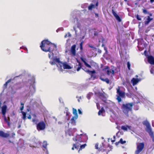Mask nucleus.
Masks as SVG:
<instances>
[{
    "instance_id": "1",
    "label": "nucleus",
    "mask_w": 154,
    "mask_h": 154,
    "mask_svg": "<svg viewBox=\"0 0 154 154\" xmlns=\"http://www.w3.org/2000/svg\"><path fill=\"white\" fill-rule=\"evenodd\" d=\"M40 47L43 51L45 52H49L48 55L50 59H51L54 56L53 51L57 48L54 44L51 43L48 40H43L41 42Z\"/></svg>"
},
{
    "instance_id": "2",
    "label": "nucleus",
    "mask_w": 154,
    "mask_h": 154,
    "mask_svg": "<svg viewBox=\"0 0 154 154\" xmlns=\"http://www.w3.org/2000/svg\"><path fill=\"white\" fill-rule=\"evenodd\" d=\"M133 103H132L123 104L121 106L123 112L127 116H128V112L132 111Z\"/></svg>"
},
{
    "instance_id": "3",
    "label": "nucleus",
    "mask_w": 154,
    "mask_h": 154,
    "mask_svg": "<svg viewBox=\"0 0 154 154\" xmlns=\"http://www.w3.org/2000/svg\"><path fill=\"white\" fill-rule=\"evenodd\" d=\"M38 121V119H33L32 122H35V124L36 125V129L38 131H43L45 130L46 128V124L43 121H41L37 123Z\"/></svg>"
},
{
    "instance_id": "4",
    "label": "nucleus",
    "mask_w": 154,
    "mask_h": 154,
    "mask_svg": "<svg viewBox=\"0 0 154 154\" xmlns=\"http://www.w3.org/2000/svg\"><path fill=\"white\" fill-rule=\"evenodd\" d=\"M144 144L143 142L140 143L137 145L136 150L135 151V154H139L144 149Z\"/></svg>"
},
{
    "instance_id": "5",
    "label": "nucleus",
    "mask_w": 154,
    "mask_h": 154,
    "mask_svg": "<svg viewBox=\"0 0 154 154\" xmlns=\"http://www.w3.org/2000/svg\"><path fill=\"white\" fill-rule=\"evenodd\" d=\"M108 75H109L110 74L112 75V76L114 74V71L113 69H110L108 66H105L104 69Z\"/></svg>"
},
{
    "instance_id": "6",
    "label": "nucleus",
    "mask_w": 154,
    "mask_h": 154,
    "mask_svg": "<svg viewBox=\"0 0 154 154\" xmlns=\"http://www.w3.org/2000/svg\"><path fill=\"white\" fill-rule=\"evenodd\" d=\"M146 129V131L148 132L149 134V135L151 136V137L153 139H154V135L153 134V132L152 131V130L150 126V125H149L147 126Z\"/></svg>"
},
{
    "instance_id": "7",
    "label": "nucleus",
    "mask_w": 154,
    "mask_h": 154,
    "mask_svg": "<svg viewBox=\"0 0 154 154\" xmlns=\"http://www.w3.org/2000/svg\"><path fill=\"white\" fill-rule=\"evenodd\" d=\"M82 134H81L79 135H77L75 137H74L73 138V140L74 141H78L79 142H82V140L81 136L82 135Z\"/></svg>"
},
{
    "instance_id": "8",
    "label": "nucleus",
    "mask_w": 154,
    "mask_h": 154,
    "mask_svg": "<svg viewBox=\"0 0 154 154\" xmlns=\"http://www.w3.org/2000/svg\"><path fill=\"white\" fill-rule=\"evenodd\" d=\"M54 60L56 61V62L58 63V64H56L57 66L60 69H62V66H63V63H62L60 61V58H58L55 59Z\"/></svg>"
},
{
    "instance_id": "9",
    "label": "nucleus",
    "mask_w": 154,
    "mask_h": 154,
    "mask_svg": "<svg viewBox=\"0 0 154 154\" xmlns=\"http://www.w3.org/2000/svg\"><path fill=\"white\" fill-rule=\"evenodd\" d=\"M76 61L79 64L78 65L76 64L74 66V69H76L77 71H79L81 68H82V65L81 63L79 60L77 59Z\"/></svg>"
},
{
    "instance_id": "10",
    "label": "nucleus",
    "mask_w": 154,
    "mask_h": 154,
    "mask_svg": "<svg viewBox=\"0 0 154 154\" xmlns=\"http://www.w3.org/2000/svg\"><path fill=\"white\" fill-rule=\"evenodd\" d=\"M148 62L151 65H154V57L150 55L147 57Z\"/></svg>"
},
{
    "instance_id": "11",
    "label": "nucleus",
    "mask_w": 154,
    "mask_h": 154,
    "mask_svg": "<svg viewBox=\"0 0 154 154\" xmlns=\"http://www.w3.org/2000/svg\"><path fill=\"white\" fill-rule=\"evenodd\" d=\"M112 12L113 16L115 17L116 19L119 22H120L121 21V18L115 12L113 9L112 10Z\"/></svg>"
},
{
    "instance_id": "12",
    "label": "nucleus",
    "mask_w": 154,
    "mask_h": 154,
    "mask_svg": "<svg viewBox=\"0 0 154 154\" xmlns=\"http://www.w3.org/2000/svg\"><path fill=\"white\" fill-rule=\"evenodd\" d=\"M10 134H8L5 133L2 131L0 130V136L4 138H7L9 137Z\"/></svg>"
},
{
    "instance_id": "13",
    "label": "nucleus",
    "mask_w": 154,
    "mask_h": 154,
    "mask_svg": "<svg viewBox=\"0 0 154 154\" xmlns=\"http://www.w3.org/2000/svg\"><path fill=\"white\" fill-rule=\"evenodd\" d=\"M75 48H76V45H72L71 48V53L73 56H75V55L76 54V50H75Z\"/></svg>"
},
{
    "instance_id": "14",
    "label": "nucleus",
    "mask_w": 154,
    "mask_h": 154,
    "mask_svg": "<svg viewBox=\"0 0 154 154\" xmlns=\"http://www.w3.org/2000/svg\"><path fill=\"white\" fill-rule=\"evenodd\" d=\"M7 106L5 105H3L2 108V113L3 116H5V115L6 112V110L7 109Z\"/></svg>"
},
{
    "instance_id": "15",
    "label": "nucleus",
    "mask_w": 154,
    "mask_h": 154,
    "mask_svg": "<svg viewBox=\"0 0 154 154\" xmlns=\"http://www.w3.org/2000/svg\"><path fill=\"white\" fill-rule=\"evenodd\" d=\"M117 93L119 95V96L122 97H124L125 96V93L120 90V88L117 89Z\"/></svg>"
},
{
    "instance_id": "16",
    "label": "nucleus",
    "mask_w": 154,
    "mask_h": 154,
    "mask_svg": "<svg viewBox=\"0 0 154 154\" xmlns=\"http://www.w3.org/2000/svg\"><path fill=\"white\" fill-rule=\"evenodd\" d=\"M80 59L84 63L86 67L89 68H91V66L86 62V59L85 58H84L82 57H80Z\"/></svg>"
},
{
    "instance_id": "17",
    "label": "nucleus",
    "mask_w": 154,
    "mask_h": 154,
    "mask_svg": "<svg viewBox=\"0 0 154 154\" xmlns=\"http://www.w3.org/2000/svg\"><path fill=\"white\" fill-rule=\"evenodd\" d=\"M139 81V80L137 78H133L131 82L133 86L136 85Z\"/></svg>"
},
{
    "instance_id": "18",
    "label": "nucleus",
    "mask_w": 154,
    "mask_h": 154,
    "mask_svg": "<svg viewBox=\"0 0 154 154\" xmlns=\"http://www.w3.org/2000/svg\"><path fill=\"white\" fill-rule=\"evenodd\" d=\"M63 67L64 69H70L72 68L66 62L63 63Z\"/></svg>"
},
{
    "instance_id": "19",
    "label": "nucleus",
    "mask_w": 154,
    "mask_h": 154,
    "mask_svg": "<svg viewBox=\"0 0 154 154\" xmlns=\"http://www.w3.org/2000/svg\"><path fill=\"white\" fill-rule=\"evenodd\" d=\"M131 126L127 125L126 126H122L121 127V129L123 130L124 131H127L128 129H130Z\"/></svg>"
},
{
    "instance_id": "20",
    "label": "nucleus",
    "mask_w": 154,
    "mask_h": 154,
    "mask_svg": "<svg viewBox=\"0 0 154 154\" xmlns=\"http://www.w3.org/2000/svg\"><path fill=\"white\" fill-rule=\"evenodd\" d=\"M75 116H73L71 119V122L73 125H75L76 124L75 120L77 119H76Z\"/></svg>"
},
{
    "instance_id": "21",
    "label": "nucleus",
    "mask_w": 154,
    "mask_h": 154,
    "mask_svg": "<svg viewBox=\"0 0 154 154\" xmlns=\"http://www.w3.org/2000/svg\"><path fill=\"white\" fill-rule=\"evenodd\" d=\"M153 19L152 18H150L149 16H148L147 17V19L144 22V23L145 24L147 25L150 22V21L152 20Z\"/></svg>"
},
{
    "instance_id": "22",
    "label": "nucleus",
    "mask_w": 154,
    "mask_h": 154,
    "mask_svg": "<svg viewBox=\"0 0 154 154\" xmlns=\"http://www.w3.org/2000/svg\"><path fill=\"white\" fill-rule=\"evenodd\" d=\"M100 79L103 81L105 82L107 84H109L110 83V81L108 78H104L101 77H100Z\"/></svg>"
},
{
    "instance_id": "23",
    "label": "nucleus",
    "mask_w": 154,
    "mask_h": 154,
    "mask_svg": "<svg viewBox=\"0 0 154 154\" xmlns=\"http://www.w3.org/2000/svg\"><path fill=\"white\" fill-rule=\"evenodd\" d=\"M85 72L88 73L89 74H93L95 73V71L94 70L93 71H90L89 70H85L84 69L82 68Z\"/></svg>"
},
{
    "instance_id": "24",
    "label": "nucleus",
    "mask_w": 154,
    "mask_h": 154,
    "mask_svg": "<svg viewBox=\"0 0 154 154\" xmlns=\"http://www.w3.org/2000/svg\"><path fill=\"white\" fill-rule=\"evenodd\" d=\"M73 113L75 115L74 116H75L76 119H77L78 117V116L77 113V111L76 109L75 108H73Z\"/></svg>"
},
{
    "instance_id": "25",
    "label": "nucleus",
    "mask_w": 154,
    "mask_h": 154,
    "mask_svg": "<svg viewBox=\"0 0 154 154\" xmlns=\"http://www.w3.org/2000/svg\"><path fill=\"white\" fill-rule=\"evenodd\" d=\"M98 146L99 143H96L95 146V149H98L99 151H101L102 150V147L99 148Z\"/></svg>"
},
{
    "instance_id": "26",
    "label": "nucleus",
    "mask_w": 154,
    "mask_h": 154,
    "mask_svg": "<svg viewBox=\"0 0 154 154\" xmlns=\"http://www.w3.org/2000/svg\"><path fill=\"white\" fill-rule=\"evenodd\" d=\"M3 117L4 118V119L5 121L8 124V125L9 126L10 125V122L8 120L5 115L3 116Z\"/></svg>"
},
{
    "instance_id": "27",
    "label": "nucleus",
    "mask_w": 154,
    "mask_h": 154,
    "mask_svg": "<svg viewBox=\"0 0 154 154\" xmlns=\"http://www.w3.org/2000/svg\"><path fill=\"white\" fill-rule=\"evenodd\" d=\"M58 58H54L53 59V61H50L49 62L52 65H54L56 64L55 63L56 61L54 60L55 59Z\"/></svg>"
},
{
    "instance_id": "28",
    "label": "nucleus",
    "mask_w": 154,
    "mask_h": 154,
    "mask_svg": "<svg viewBox=\"0 0 154 154\" xmlns=\"http://www.w3.org/2000/svg\"><path fill=\"white\" fill-rule=\"evenodd\" d=\"M86 146L87 145L86 143L81 145L80 146V148L79 150H78V152H79L81 150L84 149Z\"/></svg>"
},
{
    "instance_id": "29",
    "label": "nucleus",
    "mask_w": 154,
    "mask_h": 154,
    "mask_svg": "<svg viewBox=\"0 0 154 154\" xmlns=\"http://www.w3.org/2000/svg\"><path fill=\"white\" fill-rule=\"evenodd\" d=\"M94 8V5L91 4L88 7V9L89 10H91L93 8Z\"/></svg>"
},
{
    "instance_id": "30",
    "label": "nucleus",
    "mask_w": 154,
    "mask_h": 154,
    "mask_svg": "<svg viewBox=\"0 0 154 154\" xmlns=\"http://www.w3.org/2000/svg\"><path fill=\"white\" fill-rule=\"evenodd\" d=\"M22 113L23 115V119L25 120L26 118V113L25 112L22 111Z\"/></svg>"
},
{
    "instance_id": "31",
    "label": "nucleus",
    "mask_w": 154,
    "mask_h": 154,
    "mask_svg": "<svg viewBox=\"0 0 154 154\" xmlns=\"http://www.w3.org/2000/svg\"><path fill=\"white\" fill-rule=\"evenodd\" d=\"M135 17L136 18V19L138 20H142L141 17L138 14L135 15Z\"/></svg>"
},
{
    "instance_id": "32",
    "label": "nucleus",
    "mask_w": 154,
    "mask_h": 154,
    "mask_svg": "<svg viewBox=\"0 0 154 154\" xmlns=\"http://www.w3.org/2000/svg\"><path fill=\"white\" fill-rule=\"evenodd\" d=\"M104 109L102 108L100 110L99 112H98V114L99 116H100L101 115V114L104 111Z\"/></svg>"
},
{
    "instance_id": "33",
    "label": "nucleus",
    "mask_w": 154,
    "mask_h": 154,
    "mask_svg": "<svg viewBox=\"0 0 154 154\" xmlns=\"http://www.w3.org/2000/svg\"><path fill=\"white\" fill-rule=\"evenodd\" d=\"M47 143L46 141H44L43 143V147L45 148H46L47 146Z\"/></svg>"
},
{
    "instance_id": "34",
    "label": "nucleus",
    "mask_w": 154,
    "mask_h": 154,
    "mask_svg": "<svg viewBox=\"0 0 154 154\" xmlns=\"http://www.w3.org/2000/svg\"><path fill=\"white\" fill-rule=\"evenodd\" d=\"M119 142L121 144H124L126 143V141H123L122 138H121L119 140Z\"/></svg>"
},
{
    "instance_id": "35",
    "label": "nucleus",
    "mask_w": 154,
    "mask_h": 154,
    "mask_svg": "<svg viewBox=\"0 0 154 154\" xmlns=\"http://www.w3.org/2000/svg\"><path fill=\"white\" fill-rule=\"evenodd\" d=\"M143 124L144 125H146V127H147V126H148V125H150L149 123L147 121H145L143 123Z\"/></svg>"
},
{
    "instance_id": "36",
    "label": "nucleus",
    "mask_w": 154,
    "mask_h": 154,
    "mask_svg": "<svg viewBox=\"0 0 154 154\" xmlns=\"http://www.w3.org/2000/svg\"><path fill=\"white\" fill-rule=\"evenodd\" d=\"M83 43V41H82L80 43V50L81 51H82L83 50V47H82V45Z\"/></svg>"
},
{
    "instance_id": "37",
    "label": "nucleus",
    "mask_w": 154,
    "mask_h": 154,
    "mask_svg": "<svg viewBox=\"0 0 154 154\" xmlns=\"http://www.w3.org/2000/svg\"><path fill=\"white\" fill-rule=\"evenodd\" d=\"M143 12L145 14H148L149 12L147 11L146 9H142Z\"/></svg>"
},
{
    "instance_id": "38",
    "label": "nucleus",
    "mask_w": 154,
    "mask_h": 154,
    "mask_svg": "<svg viewBox=\"0 0 154 154\" xmlns=\"http://www.w3.org/2000/svg\"><path fill=\"white\" fill-rule=\"evenodd\" d=\"M130 66H131V64L129 62H127V67L128 70H130Z\"/></svg>"
},
{
    "instance_id": "39",
    "label": "nucleus",
    "mask_w": 154,
    "mask_h": 154,
    "mask_svg": "<svg viewBox=\"0 0 154 154\" xmlns=\"http://www.w3.org/2000/svg\"><path fill=\"white\" fill-rule=\"evenodd\" d=\"M116 99L119 102H120L122 100L121 99L119 96H118Z\"/></svg>"
},
{
    "instance_id": "40",
    "label": "nucleus",
    "mask_w": 154,
    "mask_h": 154,
    "mask_svg": "<svg viewBox=\"0 0 154 154\" xmlns=\"http://www.w3.org/2000/svg\"><path fill=\"white\" fill-rule=\"evenodd\" d=\"M20 104L22 106L20 107V110H21V111H22L23 110V108H24V104L23 103H20Z\"/></svg>"
},
{
    "instance_id": "41",
    "label": "nucleus",
    "mask_w": 154,
    "mask_h": 154,
    "mask_svg": "<svg viewBox=\"0 0 154 154\" xmlns=\"http://www.w3.org/2000/svg\"><path fill=\"white\" fill-rule=\"evenodd\" d=\"M73 146H74L75 148V149H78V148L79 147V145L77 146L76 144H73Z\"/></svg>"
},
{
    "instance_id": "42",
    "label": "nucleus",
    "mask_w": 154,
    "mask_h": 154,
    "mask_svg": "<svg viewBox=\"0 0 154 154\" xmlns=\"http://www.w3.org/2000/svg\"><path fill=\"white\" fill-rule=\"evenodd\" d=\"M150 72L151 74H153L154 72V69L153 68H151L150 69Z\"/></svg>"
},
{
    "instance_id": "43",
    "label": "nucleus",
    "mask_w": 154,
    "mask_h": 154,
    "mask_svg": "<svg viewBox=\"0 0 154 154\" xmlns=\"http://www.w3.org/2000/svg\"><path fill=\"white\" fill-rule=\"evenodd\" d=\"M73 29H74V30L75 31V33L76 34L77 33V31L76 30V28H75V27L74 26L73 27Z\"/></svg>"
},
{
    "instance_id": "44",
    "label": "nucleus",
    "mask_w": 154,
    "mask_h": 154,
    "mask_svg": "<svg viewBox=\"0 0 154 154\" xmlns=\"http://www.w3.org/2000/svg\"><path fill=\"white\" fill-rule=\"evenodd\" d=\"M78 112H79V114H82V112L80 109H78Z\"/></svg>"
},
{
    "instance_id": "45",
    "label": "nucleus",
    "mask_w": 154,
    "mask_h": 154,
    "mask_svg": "<svg viewBox=\"0 0 154 154\" xmlns=\"http://www.w3.org/2000/svg\"><path fill=\"white\" fill-rule=\"evenodd\" d=\"M98 52L100 54L101 53L102 51L100 49H98Z\"/></svg>"
},
{
    "instance_id": "46",
    "label": "nucleus",
    "mask_w": 154,
    "mask_h": 154,
    "mask_svg": "<svg viewBox=\"0 0 154 154\" xmlns=\"http://www.w3.org/2000/svg\"><path fill=\"white\" fill-rule=\"evenodd\" d=\"M120 142H119V141H118V142H116V143H115V144L116 145V146H117L118 145L119 143H120Z\"/></svg>"
},
{
    "instance_id": "47",
    "label": "nucleus",
    "mask_w": 154,
    "mask_h": 154,
    "mask_svg": "<svg viewBox=\"0 0 154 154\" xmlns=\"http://www.w3.org/2000/svg\"><path fill=\"white\" fill-rule=\"evenodd\" d=\"M11 79H9L6 82L8 84L9 82H11Z\"/></svg>"
},
{
    "instance_id": "48",
    "label": "nucleus",
    "mask_w": 154,
    "mask_h": 154,
    "mask_svg": "<svg viewBox=\"0 0 154 154\" xmlns=\"http://www.w3.org/2000/svg\"><path fill=\"white\" fill-rule=\"evenodd\" d=\"M95 17H99V14H98L97 13H95Z\"/></svg>"
},
{
    "instance_id": "49",
    "label": "nucleus",
    "mask_w": 154,
    "mask_h": 154,
    "mask_svg": "<svg viewBox=\"0 0 154 154\" xmlns=\"http://www.w3.org/2000/svg\"><path fill=\"white\" fill-rule=\"evenodd\" d=\"M15 135V134L14 133H13L12 134V137H14Z\"/></svg>"
},
{
    "instance_id": "50",
    "label": "nucleus",
    "mask_w": 154,
    "mask_h": 154,
    "mask_svg": "<svg viewBox=\"0 0 154 154\" xmlns=\"http://www.w3.org/2000/svg\"><path fill=\"white\" fill-rule=\"evenodd\" d=\"M27 118L29 119H31V115H29V116H28Z\"/></svg>"
},
{
    "instance_id": "51",
    "label": "nucleus",
    "mask_w": 154,
    "mask_h": 154,
    "mask_svg": "<svg viewBox=\"0 0 154 154\" xmlns=\"http://www.w3.org/2000/svg\"><path fill=\"white\" fill-rule=\"evenodd\" d=\"M104 49L105 51L106 52V53L107 52V48L105 47H104Z\"/></svg>"
},
{
    "instance_id": "52",
    "label": "nucleus",
    "mask_w": 154,
    "mask_h": 154,
    "mask_svg": "<svg viewBox=\"0 0 154 154\" xmlns=\"http://www.w3.org/2000/svg\"><path fill=\"white\" fill-rule=\"evenodd\" d=\"M8 84L6 82L5 83V84H4V86L6 87H7V85H8Z\"/></svg>"
},
{
    "instance_id": "53",
    "label": "nucleus",
    "mask_w": 154,
    "mask_h": 154,
    "mask_svg": "<svg viewBox=\"0 0 154 154\" xmlns=\"http://www.w3.org/2000/svg\"><path fill=\"white\" fill-rule=\"evenodd\" d=\"M154 2V0H150V2L151 3H152Z\"/></svg>"
},
{
    "instance_id": "54",
    "label": "nucleus",
    "mask_w": 154,
    "mask_h": 154,
    "mask_svg": "<svg viewBox=\"0 0 154 154\" xmlns=\"http://www.w3.org/2000/svg\"><path fill=\"white\" fill-rule=\"evenodd\" d=\"M148 14H149L150 16H152V14L151 13L149 12V13H148Z\"/></svg>"
},
{
    "instance_id": "55",
    "label": "nucleus",
    "mask_w": 154,
    "mask_h": 154,
    "mask_svg": "<svg viewBox=\"0 0 154 154\" xmlns=\"http://www.w3.org/2000/svg\"><path fill=\"white\" fill-rule=\"evenodd\" d=\"M98 2H96V6H98Z\"/></svg>"
},
{
    "instance_id": "56",
    "label": "nucleus",
    "mask_w": 154,
    "mask_h": 154,
    "mask_svg": "<svg viewBox=\"0 0 154 154\" xmlns=\"http://www.w3.org/2000/svg\"><path fill=\"white\" fill-rule=\"evenodd\" d=\"M8 120L9 121V122H10V118L9 117H8Z\"/></svg>"
},
{
    "instance_id": "57",
    "label": "nucleus",
    "mask_w": 154,
    "mask_h": 154,
    "mask_svg": "<svg viewBox=\"0 0 154 154\" xmlns=\"http://www.w3.org/2000/svg\"><path fill=\"white\" fill-rule=\"evenodd\" d=\"M89 47L91 48H95L94 47H93L92 46L89 45Z\"/></svg>"
},
{
    "instance_id": "58",
    "label": "nucleus",
    "mask_w": 154,
    "mask_h": 154,
    "mask_svg": "<svg viewBox=\"0 0 154 154\" xmlns=\"http://www.w3.org/2000/svg\"><path fill=\"white\" fill-rule=\"evenodd\" d=\"M67 37V34H66L64 36V37L65 38H66Z\"/></svg>"
},
{
    "instance_id": "59",
    "label": "nucleus",
    "mask_w": 154,
    "mask_h": 154,
    "mask_svg": "<svg viewBox=\"0 0 154 154\" xmlns=\"http://www.w3.org/2000/svg\"><path fill=\"white\" fill-rule=\"evenodd\" d=\"M115 140H111V142H112V143H113L114 142H115Z\"/></svg>"
},
{
    "instance_id": "60",
    "label": "nucleus",
    "mask_w": 154,
    "mask_h": 154,
    "mask_svg": "<svg viewBox=\"0 0 154 154\" xmlns=\"http://www.w3.org/2000/svg\"><path fill=\"white\" fill-rule=\"evenodd\" d=\"M97 34H98V33L97 32V33H94V35H97Z\"/></svg>"
},
{
    "instance_id": "61",
    "label": "nucleus",
    "mask_w": 154,
    "mask_h": 154,
    "mask_svg": "<svg viewBox=\"0 0 154 154\" xmlns=\"http://www.w3.org/2000/svg\"><path fill=\"white\" fill-rule=\"evenodd\" d=\"M74 148H75L74 146H73L72 148V150H74Z\"/></svg>"
},
{
    "instance_id": "62",
    "label": "nucleus",
    "mask_w": 154,
    "mask_h": 154,
    "mask_svg": "<svg viewBox=\"0 0 154 154\" xmlns=\"http://www.w3.org/2000/svg\"><path fill=\"white\" fill-rule=\"evenodd\" d=\"M33 116L35 117H36V115L35 114H33Z\"/></svg>"
},
{
    "instance_id": "63",
    "label": "nucleus",
    "mask_w": 154,
    "mask_h": 154,
    "mask_svg": "<svg viewBox=\"0 0 154 154\" xmlns=\"http://www.w3.org/2000/svg\"><path fill=\"white\" fill-rule=\"evenodd\" d=\"M68 33L69 34V35H70V32H68Z\"/></svg>"
},
{
    "instance_id": "64",
    "label": "nucleus",
    "mask_w": 154,
    "mask_h": 154,
    "mask_svg": "<svg viewBox=\"0 0 154 154\" xmlns=\"http://www.w3.org/2000/svg\"><path fill=\"white\" fill-rule=\"evenodd\" d=\"M94 79H95V78H96V76H94Z\"/></svg>"
}]
</instances>
